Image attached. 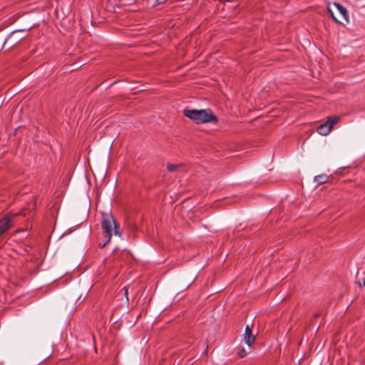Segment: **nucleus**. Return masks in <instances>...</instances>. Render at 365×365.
Here are the masks:
<instances>
[{
  "label": "nucleus",
  "mask_w": 365,
  "mask_h": 365,
  "mask_svg": "<svg viewBox=\"0 0 365 365\" xmlns=\"http://www.w3.org/2000/svg\"><path fill=\"white\" fill-rule=\"evenodd\" d=\"M101 226L104 238L106 240L102 247H105L110 242L112 237L113 230L115 235L119 237L121 236L119 225L116 224L110 213H102Z\"/></svg>",
  "instance_id": "obj_1"
},
{
  "label": "nucleus",
  "mask_w": 365,
  "mask_h": 365,
  "mask_svg": "<svg viewBox=\"0 0 365 365\" xmlns=\"http://www.w3.org/2000/svg\"><path fill=\"white\" fill-rule=\"evenodd\" d=\"M185 116L189 118L197 124L206 123L210 122L217 123V118L210 109L183 110Z\"/></svg>",
  "instance_id": "obj_2"
},
{
  "label": "nucleus",
  "mask_w": 365,
  "mask_h": 365,
  "mask_svg": "<svg viewBox=\"0 0 365 365\" xmlns=\"http://www.w3.org/2000/svg\"><path fill=\"white\" fill-rule=\"evenodd\" d=\"M339 120V117L336 115L329 116L327 120L317 128V132L322 135H328L332 128Z\"/></svg>",
  "instance_id": "obj_3"
},
{
  "label": "nucleus",
  "mask_w": 365,
  "mask_h": 365,
  "mask_svg": "<svg viewBox=\"0 0 365 365\" xmlns=\"http://www.w3.org/2000/svg\"><path fill=\"white\" fill-rule=\"evenodd\" d=\"M252 327L253 324H251V326L247 324L245 327V334L243 335V340L250 347L252 346L255 341V335L252 333Z\"/></svg>",
  "instance_id": "obj_4"
},
{
  "label": "nucleus",
  "mask_w": 365,
  "mask_h": 365,
  "mask_svg": "<svg viewBox=\"0 0 365 365\" xmlns=\"http://www.w3.org/2000/svg\"><path fill=\"white\" fill-rule=\"evenodd\" d=\"M19 31H15L10 34L9 36L5 40L4 44L8 45L9 47L14 46L20 40L23 38L22 36H19Z\"/></svg>",
  "instance_id": "obj_5"
},
{
  "label": "nucleus",
  "mask_w": 365,
  "mask_h": 365,
  "mask_svg": "<svg viewBox=\"0 0 365 365\" xmlns=\"http://www.w3.org/2000/svg\"><path fill=\"white\" fill-rule=\"evenodd\" d=\"M11 220V218L7 215L0 220V236L10 227Z\"/></svg>",
  "instance_id": "obj_6"
},
{
  "label": "nucleus",
  "mask_w": 365,
  "mask_h": 365,
  "mask_svg": "<svg viewBox=\"0 0 365 365\" xmlns=\"http://www.w3.org/2000/svg\"><path fill=\"white\" fill-rule=\"evenodd\" d=\"M334 6L336 8L340 14L341 15L343 19L348 23L349 22V14L345 7L341 6L339 3L334 2L333 4Z\"/></svg>",
  "instance_id": "obj_7"
},
{
  "label": "nucleus",
  "mask_w": 365,
  "mask_h": 365,
  "mask_svg": "<svg viewBox=\"0 0 365 365\" xmlns=\"http://www.w3.org/2000/svg\"><path fill=\"white\" fill-rule=\"evenodd\" d=\"M329 180V176L326 174L319 175L317 176H315L314 181L318 185H322L326 183Z\"/></svg>",
  "instance_id": "obj_8"
},
{
  "label": "nucleus",
  "mask_w": 365,
  "mask_h": 365,
  "mask_svg": "<svg viewBox=\"0 0 365 365\" xmlns=\"http://www.w3.org/2000/svg\"><path fill=\"white\" fill-rule=\"evenodd\" d=\"M180 167H181L180 164H171V163L167 164V169L170 172H175Z\"/></svg>",
  "instance_id": "obj_9"
},
{
  "label": "nucleus",
  "mask_w": 365,
  "mask_h": 365,
  "mask_svg": "<svg viewBox=\"0 0 365 365\" xmlns=\"http://www.w3.org/2000/svg\"><path fill=\"white\" fill-rule=\"evenodd\" d=\"M248 354V352L244 349H241L239 351H238V356L240 357V358H243L245 357V356H247Z\"/></svg>",
  "instance_id": "obj_10"
},
{
  "label": "nucleus",
  "mask_w": 365,
  "mask_h": 365,
  "mask_svg": "<svg viewBox=\"0 0 365 365\" xmlns=\"http://www.w3.org/2000/svg\"><path fill=\"white\" fill-rule=\"evenodd\" d=\"M327 9H328V12L330 14V15L331 16V17H332V18H333L336 21L340 22V21L337 20V19L334 16V13H333V11H332L331 9V8H329V7H328V8H327Z\"/></svg>",
  "instance_id": "obj_11"
},
{
  "label": "nucleus",
  "mask_w": 365,
  "mask_h": 365,
  "mask_svg": "<svg viewBox=\"0 0 365 365\" xmlns=\"http://www.w3.org/2000/svg\"><path fill=\"white\" fill-rule=\"evenodd\" d=\"M123 290L124 291V294L126 297V301L128 302V287H125Z\"/></svg>",
  "instance_id": "obj_12"
},
{
  "label": "nucleus",
  "mask_w": 365,
  "mask_h": 365,
  "mask_svg": "<svg viewBox=\"0 0 365 365\" xmlns=\"http://www.w3.org/2000/svg\"><path fill=\"white\" fill-rule=\"evenodd\" d=\"M168 0H156L157 4H161L165 3Z\"/></svg>",
  "instance_id": "obj_13"
},
{
  "label": "nucleus",
  "mask_w": 365,
  "mask_h": 365,
  "mask_svg": "<svg viewBox=\"0 0 365 365\" xmlns=\"http://www.w3.org/2000/svg\"><path fill=\"white\" fill-rule=\"evenodd\" d=\"M359 285L360 287H365V278L363 279V283L361 284L360 282L359 283Z\"/></svg>",
  "instance_id": "obj_14"
},
{
  "label": "nucleus",
  "mask_w": 365,
  "mask_h": 365,
  "mask_svg": "<svg viewBox=\"0 0 365 365\" xmlns=\"http://www.w3.org/2000/svg\"><path fill=\"white\" fill-rule=\"evenodd\" d=\"M19 215H23V216H26V213L25 212V210H23V211H21V212L19 213Z\"/></svg>",
  "instance_id": "obj_15"
}]
</instances>
